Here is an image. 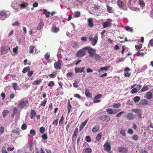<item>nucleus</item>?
Masks as SVG:
<instances>
[{
    "label": "nucleus",
    "instance_id": "obj_63",
    "mask_svg": "<svg viewBox=\"0 0 153 153\" xmlns=\"http://www.w3.org/2000/svg\"><path fill=\"white\" fill-rule=\"evenodd\" d=\"M149 45H150L151 46L153 47V38L151 39L150 40Z\"/></svg>",
    "mask_w": 153,
    "mask_h": 153
},
{
    "label": "nucleus",
    "instance_id": "obj_35",
    "mask_svg": "<svg viewBox=\"0 0 153 153\" xmlns=\"http://www.w3.org/2000/svg\"><path fill=\"white\" fill-rule=\"evenodd\" d=\"M152 97V94L150 92H148L146 94V98L149 99H151Z\"/></svg>",
    "mask_w": 153,
    "mask_h": 153
},
{
    "label": "nucleus",
    "instance_id": "obj_18",
    "mask_svg": "<svg viewBox=\"0 0 153 153\" xmlns=\"http://www.w3.org/2000/svg\"><path fill=\"white\" fill-rule=\"evenodd\" d=\"M88 120V119H87L84 122L82 123L80 126V130H82L83 129L87 123Z\"/></svg>",
    "mask_w": 153,
    "mask_h": 153
},
{
    "label": "nucleus",
    "instance_id": "obj_30",
    "mask_svg": "<svg viewBox=\"0 0 153 153\" xmlns=\"http://www.w3.org/2000/svg\"><path fill=\"white\" fill-rule=\"evenodd\" d=\"M85 94L87 97L90 98L92 97V95L90 94L89 90L88 89H86L85 90Z\"/></svg>",
    "mask_w": 153,
    "mask_h": 153
},
{
    "label": "nucleus",
    "instance_id": "obj_58",
    "mask_svg": "<svg viewBox=\"0 0 153 153\" xmlns=\"http://www.w3.org/2000/svg\"><path fill=\"white\" fill-rule=\"evenodd\" d=\"M33 74V71H29L27 74V75L29 76H31Z\"/></svg>",
    "mask_w": 153,
    "mask_h": 153
},
{
    "label": "nucleus",
    "instance_id": "obj_2",
    "mask_svg": "<svg viewBox=\"0 0 153 153\" xmlns=\"http://www.w3.org/2000/svg\"><path fill=\"white\" fill-rule=\"evenodd\" d=\"M87 51V47L83 48L80 50L77 53V56L82 57L86 54Z\"/></svg>",
    "mask_w": 153,
    "mask_h": 153
},
{
    "label": "nucleus",
    "instance_id": "obj_20",
    "mask_svg": "<svg viewBox=\"0 0 153 153\" xmlns=\"http://www.w3.org/2000/svg\"><path fill=\"white\" fill-rule=\"evenodd\" d=\"M88 25L90 27H92L94 25L93 20L92 18H89L88 19Z\"/></svg>",
    "mask_w": 153,
    "mask_h": 153
},
{
    "label": "nucleus",
    "instance_id": "obj_43",
    "mask_svg": "<svg viewBox=\"0 0 153 153\" xmlns=\"http://www.w3.org/2000/svg\"><path fill=\"white\" fill-rule=\"evenodd\" d=\"M47 102V100L46 99H45L43 101H42L41 102L40 105L45 106Z\"/></svg>",
    "mask_w": 153,
    "mask_h": 153
},
{
    "label": "nucleus",
    "instance_id": "obj_62",
    "mask_svg": "<svg viewBox=\"0 0 153 153\" xmlns=\"http://www.w3.org/2000/svg\"><path fill=\"white\" fill-rule=\"evenodd\" d=\"M142 86L141 85H137L136 86V88L138 91H139L141 88Z\"/></svg>",
    "mask_w": 153,
    "mask_h": 153
},
{
    "label": "nucleus",
    "instance_id": "obj_48",
    "mask_svg": "<svg viewBox=\"0 0 153 153\" xmlns=\"http://www.w3.org/2000/svg\"><path fill=\"white\" fill-rule=\"evenodd\" d=\"M138 91L137 90L136 88H134L131 91V94L136 93Z\"/></svg>",
    "mask_w": 153,
    "mask_h": 153
},
{
    "label": "nucleus",
    "instance_id": "obj_29",
    "mask_svg": "<svg viewBox=\"0 0 153 153\" xmlns=\"http://www.w3.org/2000/svg\"><path fill=\"white\" fill-rule=\"evenodd\" d=\"M72 108V106L70 104V102L68 100L67 104L68 112V113H69L71 110Z\"/></svg>",
    "mask_w": 153,
    "mask_h": 153
},
{
    "label": "nucleus",
    "instance_id": "obj_54",
    "mask_svg": "<svg viewBox=\"0 0 153 153\" xmlns=\"http://www.w3.org/2000/svg\"><path fill=\"white\" fill-rule=\"evenodd\" d=\"M64 119V118L63 116H62L61 117V118L59 122V124H62Z\"/></svg>",
    "mask_w": 153,
    "mask_h": 153
},
{
    "label": "nucleus",
    "instance_id": "obj_56",
    "mask_svg": "<svg viewBox=\"0 0 153 153\" xmlns=\"http://www.w3.org/2000/svg\"><path fill=\"white\" fill-rule=\"evenodd\" d=\"M125 29L127 31H130L132 32L133 30L130 27L128 26H126L125 27Z\"/></svg>",
    "mask_w": 153,
    "mask_h": 153
},
{
    "label": "nucleus",
    "instance_id": "obj_37",
    "mask_svg": "<svg viewBox=\"0 0 153 153\" xmlns=\"http://www.w3.org/2000/svg\"><path fill=\"white\" fill-rule=\"evenodd\" d=\"M30 71V69L29 67L25 68L22 70V72L25 73L27 71Z\"/></svg>",
    "mask_w": 153,
    "mask_h": 153
},
{
    "label": "nucleus",
    "instance_id": "obj_53",
    "mask_svg": "<svg viewBox=\"0 0 153 153\" xmlns=\"http://www.w3.org/2000/svg\"><path fill=\"white\" fill-rule=\"evenodd\" d=\"M27 127V125L25 124H23L22 126L21 129L22 130H25L26 129Z\"/></svg>",
    "mask_w": 153,
    "mask_h": 153
},
{
    "label": "nucleus",
    "instance_id": "obj_4",
    "mask_svg": "<svg viewBox=\"0 0 153 153\" xmlns=\"http://www.w3.org/2000/svg\"><path fill=\"white\" fill-rule=\"evenodd\" d=\"M89 40L91 42V45L94 46L96 45L97 42L98 37L96 36L93 37L92 36H91L89 38Z\"/></svg>",
    "mask_w": 153,
    "mask_h": 153
},
{
    "label": "nucleus",
    "instance_id": "obj_47",
    "mask_svg": "<svg viewBox=\"0 0 153 153\" xmlns=\"http://www.w3.org/2000/svg\"><path fill=\"white\" fill-rule=\"evenodd\" d=\"M120 133L123 136H124L126 135V133L124 130L121 129V130L120 131Z\"/></svg>",
    "mask_w": 153,
    "mask_h": 153
},
{
    "label": "nucleus",
    "instance_id": "obj_46",
    "mask_svg": "<svg viewBox=\"0 0 153 153\" xmlns=\"http://www.w3.org/2000/svg\"><path fill=\"white\" fill-rule=\"evenodd\" d=\"M148 88H149L148 86L143 87L141 90V91L142 92L146 91L148 90Z\"/></svg>",
    "mask_w": 153,
    "mask_h": 153
},
{
    "label": "nucleus",
    "instance_id": "obj_49",
    "mask_svg": "<svg viewBox=\"0 0 153 153\" xmlns=\"http://www.w3.org/2000/svg\"><path fill=\"white\" fill-rule=\"evenodd\" d=\"M54 83L53 81H50L48 84V86H50L51 87H52L54 85Z\"/></svg>",
    "mask_w": 153,
    "mask_h": 153
},
{
    "label": "nucleus",
    "instance_id": "obj_26",
    "mask_svg": "<svg viewBox=\"0 0 153 153\" xmlns=\"http://www.w3.org/2000/svg\"><path fill=\"white\" fill-rule=\"evenodd\" d=\"M107 11L110 13H113L114 12L113 9L111 7L109 6L108 5H107Z\"/></svg>",
    "mask_w": 153,
    "mask_h": 153
},
{
    "label": "nucleus",
    "instance_id": "obj_34",
    "mask_svg": "<svg viewBox=\"0 0 153 153\" xmlns=\"http://www.w3.org/2000/svg\"><path fill=\"white\" fill-rule=\"evenodd\" d=\"M51 30L53 32L56 33L59 31V29L56 27H53L52 28Z\"/></svg>",
    "mask_w": 153,
    "mask_h": 153
},
{
    "label": "nucleus",
    "instance_id": "obj_27",
    "mask_svg": "<svg viewBox=\"0 0 153 153\" xmlns=\"http://www.w3.org/2000/svg\"><path fill=\"white\" fill-rule=\"evenodd\" d=\"M111 25V23L110 22H106L103 23V26L104 28H105Z\"/></svg>",
    "mask_w": 153,
    "mask_h": 153
},
{
    "label": "nucleus",
    "instance_id": "obj_22",
    "mask_svg": "<svg viewBox=\"0 0 153 153\" xmlns=\"http://www.w3.org/2000/svg\"><path fill=\"white\" fill-rule=\"evenodd\" d=\"M85 69V67H82V68H75V71L76 73H77L78 72L82 73V72L84 73L85 72L83 71Z\"/></svg>",
    "mask_w": 153,
    "mask_h": 153
},
{
    "label": "nucleus",
    "instance_id": "obj_11",
    "mask_svg": "<svg viewBox=\"0 0 153 153\" xmlns=\"http://www.w3.org/2000/svg\"><path fill=\"white\" fill-rule=\"evenodd\" d=\"M78 133V129L77 128H76L75 129L73 134V135L72 138V140L73 141H75L76 140V137Z\"/></svg>",
    "mask_w": 153,
    "mask_h": 153
},
{
    "label": "nucleus",
    "instance_id": "obj_57",
    "mask_svg": "<svg viewBox=\"0 0 153 153\" xmlns=\"http://www.w3.org/2000/svg\"><path fill=\"white\" fill-rule=\"evenodd\" d=\"M49 75L51 78H54L56 76V73L53 72L51 74H50Z\"/></svg>",
    "mask_w": 153,
    "mask_h": 153
},
{
    "label": "nucleus",
    "instance_id": "obj_1",
    "mask_svg": "<svg viewBox=\"0 0 153 153\" xmlns=\"http://www.w3.org/2000/svg\"><path fill=\"white\" fill-rule=\"evenodd\" d=\"M18 107L21 109L25 108L29 106V102L28 101L24 99H22L18 101Z\"/></svg>",
    "mask_w": 153,
    "mask_h": 153
},
{
    "label": "nucleus",
    "instance_id": "obj_19",
    "mask_svg": "<svg viewBox=\"0 0 153 153\" xmlns=\"http://www.w3.org/2000/svg\"><path fill=\"white\" fill-rule=\"evenodd\" d=\"M44 25V24L42 20H41L40 23H39L37 27V29L38 30H40L42 29Z\"/></svg>",
    "mask_w": 153,
    "mask_h": 153
},
{
    "label": "nucleus",
    "instance_id": "obj_5",
    "mask_svg": "<svg viewBox=\"0 0 153 153\" xmlns=\"http://www.w3.org/2000/svg\"><path fill=\"white\" fill-rule=\"evenodd\" d=\"M9 47H1V54H6L10 50Z\"/></svg>",
    "mask_w": 153,
    "mask_h": 153
},
{
    "label": "nucleus",
    "instance_id": "obj_59",
    "mask_svg": "<svg viewBox=\"0 0 153 153\" xmlns=\"http://www.w3.org/2000/svg\"><path fill=\"white\" fill-rule=\"evenodd\" d=\"M142 45L140 44L139 45H136L135 46V48L137 49H140L142 48Z\"/></svg>",
    "mask_w": 153,
    "mask_h": 153
},
{
    "label": "nucleus",
    "instance_id": "obj_6",
    "mask_svg": "<svg viewBox=\"0 0 153 153\" xmlns=\"http://www.w3.org/2000/svg\"><path fill=\"white\" fill-rule=\"evenodd\" d=\"M62 64V61L60 60H59L58 62H56L54 63V67L56 69H60L61 68V67Z\"/></svg>",
    "mask_w": 153,
    "mask_h": 153
},
{
    "label": "nucleus",
    "instance_id": "obj_7",
    "mask_svg": "<svg viewBox=\"0 0 153 153\" xmlns=\"http://www.w3.org/2000/svg\"><path fill=\"white\" fill-rule=\"evenodd\" d=\"M100 119L104 122H107L110 120L111 118L109 116L104 115L101 116Z\"/></svg>",
    "mask_w": 153,
    "mask_h": 153
},
{
    "label": "nucleus",
    "instance_id": "obj_38",
    "mask_svg": "<svg viewBox=\"0 0 153 153\" xmlns=\"http://www.w3.org/2000/svg\"><path fill=\"white\" fill-rule=\"evenodd\" d=\"M13 86L15 90H18V86L17 83L15 82L13 83Z\"/></svg>",
    "mask_w": 153,
    "mask_h": 153
},
{
    "label": "nucleus",
    "instance_id": "obj_55",
    "mask_svg": "<svg viewBox=\"0 0 153 153\" xmlns=\"http://www.w3.org/2000/svg\"><path fill=\"white\" fill-rule=\"evenodd\" d=\"M85 140L88 142H90L91 141V139L90 136H88L86 137Z\"/></svg>",
    "mask_w": 153,
    "mask_h": 153
},
{
    "label": "nucleus",
    "instance_id": "obj_23",
    "mask_svg": "<svg viewBox=\"0 0 153 153\" xmlns=\"http://www.w3.org/2000/svg\"><path fill=\"white\" fill-rule=\"evenodd\" d=\"M93 58L95 60L98 61H101L102 59L101 56L96 53L95 54Z\"/></svg>",
    "mask_w": 153,
    "mask_h": 153
},
{
    "label": "nucleus",
    "instance_id": "obj_15",
    "mask_svg": "<svg viewBox=\"0 0 153 153\" xmlns=\"http://www.w3.org/2000/svg\"><path fill=\"white\" fill-rule=\"evenodd\" d=\"M131 111L132 112L136 113L138 114V116L140 117H141V115L142 114L141 111L140 109H132Z\"/></svg>",
    "mask_w": 153,
    "mask_h": 153
},
{
    "label": "nucleus",
    "instance_id": "obj_61",
    "mask_svg": "<svg viewBox=\"0 0 153 153\" xmlns=\"http://www.w3.org/2000/svg\"><path fill=\"white\" fill-rule=\"evenodd\" d=\"M132 139L135 140H137L138 139V137L137 135H134L132 137Z\"/></svg>",
    "mask_w": 153,
    "mask_h": 153
},
{
    "label": "nucleus",
    "instance_id": "obj_32",
    "mask_svg": "<svg viewBox=\"0 0 153 153\" xmlns=\"http://www.w3.org/2000/svg\"><path fill=\"white\" fill-rule=\"evenodd\" d=\"M44 57L46 60H47V62H48L49 61V58L50 57V53L49 52H47L46 53Z\"/></svg>",
    "mask_w": 153,
    "mask_h": 153
},
{
    "label": "nucleus",
    "instance_id": "obj_45",
    "mask_svg": "<svg viewBox=\"0 0 153 153\" xmlns=\"http://www.w3.org/2000/svg\"><path fill=\"white\" fill-rule=\"evenodd\" d=\"M145 53H140L139 52H137L135 54L137 55V56H143L145 55Z\"/></svg>",
    "mask_w": 153,
    "mask_h": 153
},
{
    "label": "nucleus",
    "instance_id": "obj_31",
    "mask_svg": "<svg viewBox=\"0 0 153 153\" xmlns=\"http://www.w3.org/2000/svg\"><path fill=\"white\" fill-rule=\"evenodd\" d=\"M91 149L90 148L85 149L83 151L82 153H91Z\"/></svg>",
    "mask_w": 153,
    "mask_h": 153
},
{
    "label": "nucleus",
    "instance_id": "obj_39",
    "mask_svg": "<svg viewBox=\"0 0 153 153\" xmlns=\"http://www.w3.org/2000/svg\"><path fill=\"white\" fill-rule=\"evenodd\" d=\"M138 2L140 6L143 7L145 6V3L143 0H138Z\"/></svg>",
    "mask_w": 153,
    "mask_h": 153
},
{
    "label": "nucleus",
    "instance_id": "obj_13",
    "mask_svg": "<svg viewBox=\"0 0 153 153\" xmlns=\"http://www.w3.org/2000/svg\"><path fill=\"white\" fill-rule=\"evenodd\" d=\"M110 68V66H106L104 67H102L100 69L97 70L98 72L100 74H101L102 72L103 71H106L108 70V69Z\"/></svg>",
    "mask_w": 153,
    "mask_h": 153
},
{
    "label": "nucleus",
    "instance_id": "obj_3",
    "mask_svg": "<svg viewBox=\"0 0 153 153\" xmlns=\"http://www.w3.org/2000/svg\"><path fill=\"white\" fill-rule=\"evenodd\" d=\"M89 54V56L91 58H93L94 56L96 54L95 49L91 48L89 47H87V51Z\"/></svg>",
    "mask_w": 153,
    "mask_h": 153
},
{
    "label": "nucleus",
    "instance_id": "obj_9",
    "mask_svg": "<svg viewBox=\"0 0 153 153\" xmlns=\"http://www.w3.org/2000/svg\"><path fill=\"white\" fill-rule=\"evenodd\" d=\"M106 110L108 113L109 114H114L118 112L117 110L115 109H112L111 108H108L106 109Z\"/></svg>",
    "mask_w": 153,
    "mask_h": 153
},
{
    "label": "nucleus",
    "instance_id": "obj_14",
    "mask_svg": "<svg viewBox=\"0 0 153 153\" xmlns=\"http://www.w3.org/2000/svg\"><path fill=\"white\" fill-rule=\"evenodd\" d=\"M118 151L123 153H126L128 152V149L125 147H120L118 148Z\"/></svg>",
    "mask_w": 153,
    "mask_h": 153
},
{
    "label": "nucleus",
    "instance_id": "obj_40",
    "mask_svg": "<svg viewBox=\"0 0 153 153\" xmlns=\"http://www.w3.org/2000/svg\"><path fill=\"white\" fill-rule=\"evenodd\" d=\"M121 105V104L118 102L116 103L113 105V107L115 108H118Z\"/></svg>",
    "mask_w": 153,
    "mask_h": 153
},
{
    "label": "nucleus",
    "instance_id": "obj_10",
    "mask_svg": "<svg viewBox=\"0 0 153 153\" xmlns=\"http://www.w3.org/2000/svg\"><path fill=\"white\" fill-rule=\"evenodd\" d=\"M148 101L146 99L141 100L139 104L141 107H143L146 105L148 103Z\"/></svg>",
    "mask_w": 153,
    "mask_h": 153
},
{
    "label": "nucleus",
    "instance_id": "obj_8",
    "mask_svg": "<svg viewBox=\"0 0 153 153\" xmlns=\"http://www.w3.org/2000/svg\"><path fill=\"white\" fill-rule=\"evenodd\" d=\"M8 16L5 12L2 11L0 12V18L1 19L4 20Z\"/></svg>",
    "mask_w": 153,
    "mask_h": 153
},
{
    "label": "nucleus",
    "instance_id": "obj_51",
    "mask_svg": "<svg viewBox=\"0 0 153 153\" xmlns=\"http://www.w3.org/2000/svg\"><path fill=\"white\" fill-rule=\"evenodd\" d=\"M34 47L33 46H31L30 47V53H33V49Z\"/></svg>",
    "mask_w": 153,
    "mask_h": 153
},
{
    "label": "nucleus",
    "instance_id": "obj_52",
    "mask_svg": "<svg viewBox=\"0 0 153 153\" xmlns=\"http://www.w3.org/2000/svg\"><path fill=\"white\" fill-rule=\"evenodd\" d=\"M125 113V112L124 111H122L120 112L116 115V116L117 117H120L122 114Z\"/></svg>",
    "mask_w": 153,
    "mask_h": 153
},
{
    "label": "nucleus",
    "instance_id": "obj_60",
    "mask_svg": "<svg viewBox=\"0 0 153 153\" xmlns=\"http://www.w3.org/2000/svg\"><path fill=\"white\" fill-rule=\"evenodd\" d=\"M40 131L42 133H43L45 130V129L44 127H41L39 129Z\"/></svg>",
    "mask_w": 153,
    "mask_h": 153
},
{
    "label": "nucleus",
    "instance_id": "obj_50",
    "mask_svg": "<svg viewBox=\"0 0 153 153\" xmlns=\"http://www.w3.org/2000/svg\"><path fill=\"white\" fill-rule=\"evenodd\" d=\"M30 134L34 136L36 134V131L34 130H31L30 132Z\"/></svg>",
    "mask_w": 153,
    "mask_h": 153
},
{
    "label": "nucleus",
    "instance_id": "obj_12",
    "mask_svg": "<svg viewBox=\"0 0 153 153\" xmlns=\"http://www.w3.org/2000/svg\"><path fill=\"white\" fill-rule=\"evenodd\" d=\"M104 149L107 151H109L111 150V146L108 142H106L104 144Z\"/></svg>",
    "mask_w": 153,
    "mask_h": 153
},
{
    "label": "nucleus",
    "instance_id": "obj_44",
    "mask_svg": "<svg viewBox=\"0 0 153 153\" xmlns=\"http://www.w3.org/2000/svg\"><path fill=\"white\" fill-rule=\"evenodd\" d=\"M101 137L102 135L101 134H98L96 137V140L97 141H99L101 139Z\"/></svg>",
    "mask_w": 153,
    "mask_h": 153
},
{
    "label": "nucleus",
    "instance_id": "obj_24",
    "mask_svg": "<svg viewBox=\"0 0 153 153\" xmlns=\"http://www.w3.org/2000/svg\"><path fill=\"white\" fill-rule=\"evenodd\" d=\"M42 79L36 80L33 82L32 84L34 85H39L42 82Z\"/></svg>",
    "mask_w": 153,
    "mask_h": 153
},
{
    "label": "nucleus",
    "instance_id": "obj_16",
    "mask_svg": "<svg viewBox=\"0 0 153 153\" xmlns=\"http://www.w3.org/2000/svg\"><path fill=\"white\" fill-rule=\"evenodd\" d=\"M126 117L128 120H133L134 118V116L133 113H129L127 114Z\"/></svg>",
    "mask_w": 153,
    "mask_h": 153
},
{
    "label": "nucleus",
    "instance_id": "obj_21",
    "mask_svg": "<svg viewBox=\"0 0 153 153\" xmlns=\"http://www.w3.org/2000/svg\"><path fill=\"white\" fill-rule=\"evenodd\" d=\"M41 10L43 13L45 14V16L46 17L48 18L49 17L51 14L49 12H47V10L45 9Z\"/></svg>",
    "mask_w": 153,
    "mask_h": 153
},
{
    "label": "nucleus",
    "instance_id": "obj_17",
    "mask_svg": "<svg viewBox=\"0 0 153 153\" xmlns=\"http://www.w3.org/2000/svg\"><path fill=\"white\" fill-rule=\"evenodd\" d=\"M100 129V126L99 125H95L92 129V131L94 133L97 132Z\"/></svg>",
    "mask_w": 153,
    "mask_h": 153
},
{
    "label": "nucleus",
    "instance_id": "obj_41",
    "mask_svg": "<svg viewBox=\"0 0 153 153\" xmlns=\"http://www.w3.org/2000/svg\"><path fill=\"white\" fill-rule=\"evenodd\" d=\"M8 111L7 110H4L3 112V117H5L8 114Z\"/></svg>",
    "mask_w": 153,
    "mask_h": 153
},
{
    "label": "nucleus",
    "instance_id": "obj_25",
    "mask_svg": "<svg viewBox=\"0 0 153 153\" xmlns=\"http://www.w3.org/2000/svg\"><path fill=\"white\" fill-rule=\"evenodd\" d=\"M36 114L35 111L33 110H31L30 112V118L33 119L35 118Z\"/></svg>",
    "mask_w": 153,
    "mask_h": 153
},
{
    "label": "nucleus",
    "instance_id": "obj_64",
    "mask_svg": "<svg viewBox=\"0 0 153 153\" xmlns=\"http://www.w3.org/2000/svg\"><path fill=\"white\" fill-rule=\"evenodd\" d=\"M1 151L3 153H7V152L6 150V149L4 147H2Z\"/></svg>",
    "mask_w": 153,
    "mask_h": 153
},
{
    "label": "nucleus",
    "instance_id": "obj_28",
    "mask_svg": "<svg viewBox=\"0 0 153 153\" xmlns=\"http://www.w3.org/2000/svg\"><path fill=\"white\" fill-rule=\"evenodd\" d=\"M18 5L20 9H24L27 6L28 4L27 3H25L21 4H19Z\"/></svg>",
    "mask_w": 153,
    "mask_h": 153
},
{
    "label": "nucleus",
    "instance_id": "obj_33",
    "mask_svg": "<svg viewBox=\"0 0 153 153\" xmlns=\"http://www.w3.org/2000/svg\"><path fill=\"white\" fill-rule=\"evenodd\" d=\"M72 46L74 48H79V45L75 42H73L71 44Z\"/></svg>",
    "mask_w": 153,
    "mask_h": 153
},
{
    "label": "nucleus",
    "instance_id": "obj_36",
    "mask_svg": "<svg viewBox=\"0 0 153 153\" xmlns=\"http://www.w3.org/2000/svg\"><path fill=\"white\" fill-rule=\"evenodd\" d=\"M140 100V98L139 96H136L133 98V100L135 103L138 102Z\"/></svg>",
    "mask_w": 153,
    "mask_h": 153
},
{
    "label": "nucleus",
    "instance_id": "obj_42",
    "mask_svg": "<svg viewBox=\"0 0 153 153\" xmlns=\"http://www.w3.org/2000/svg\"><path fill=\"white\" fill-rule=\"evenodd\" d=\"M80 15V13L79 12L77 11L74 13V16L75 17H78Z\"/></svg>",
    "mask_w": 153,
    "mask_h": 153
}]
</instances>
